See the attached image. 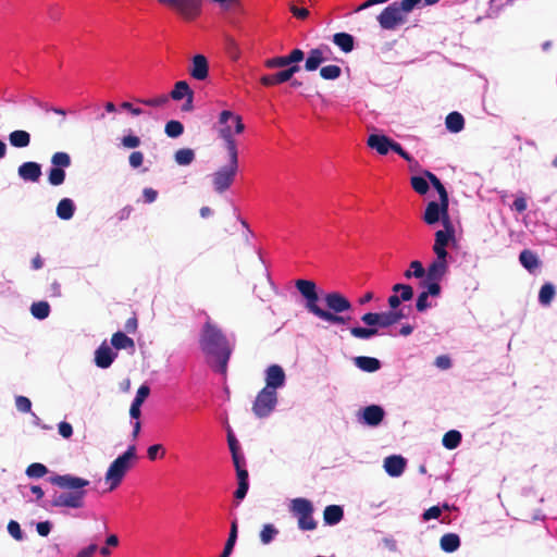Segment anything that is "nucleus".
I'll list each match as a JSON object with an SVG mask.
<instances>
[{"label": "nucleus", "mask_w": 557, "mask_h": 557, "mask_svg": "<svg viewBox=\"0 0 557 557\" xmlns=\"http://www.w3.org/2000/svg\"><path fill=\"white\" fill-rule=\"evenodd\" d=\"M296 288L306 300V309L318 319L330 324L345 325L350 321V317L342 313L350 311L352 305L349 299L339 292H331L324 295L323 300L327 310L321 308L318 304L320 296L317 292V284L310 280H297Z\"/></svg>", "instance_id": "obj_1"}, {"label": "nucleus", "mask_w": 557, "mask_h": 557, "mask_svg": "<svg viewBox=\"0 0 557 557\" xmlns=\"http://www.w3.org/2000/svg\"><path fill=\"white\" fill-rule=\"evenodd\" d=\"M199 345L205 355L215 359L218 371L225 374L233 349L226 335L210 319L205 322L201 329Z\"/></svg>", "instance_id": "obj_2"}, {"label": "nucleus", "mask_w": 557, "mask_h": 557, "mask_svg": "<svg viewBox=\"0 0 557 557\" xmlns=\"http://www.w3.org/2000/svg\"><path fill=\"white\" fill-rule=\"evenodd\" d=\"M50 482L64 491L53 495L52 507L79 509L85 506V487L89 485L88 480L72 474H57L50 478Z\"/></svg>", "instance_id": "obj_3"}, {"label": "nucleus", "mask_w": 557, "mask_h": 557, "mask_svg": "<svg viewBox=\"0 0 557 557\" xmlns=\"http://www.w3.org/2000/svg\"><path fill=\"white\" fill-rule=\"evenodd\" d=\"M219 136L224 140L227 151V163L212 174V185L218 194L226 191L234 183L238 172V149L230 126L219 131Z\"/></svg>", "instance_id": "obj_4"}, {"label": "nucleus", "mask_w": 557, "mask_h": 557, "mask_svg": "<svg viewBox=\"0 0 557 557\" xmlns=\"http://www.w3.org/2000/svg\"><path fill=\"white\" fill-rule=\"evenodd\" d=\"M422 2V0H400L388 4L377 15L380 27L384 30H395L407 22L408 14Z\"/></svg>", "instance_id": "obj_5"}, {"label": "nucleus", "mask_w": 557, "mask_h": 557, "mask_svg": "<svg viewBox=\"0 0 557 557\" xmlns=\"http://www.w3.org/2000/svg\"><path fill=\"white\" fill-rule=\"evenodd\" d=\"M136 446L129 445L125 453L119 456L108 468L106 472V481L110 484L109 490H115L122 482L126 472L131 469V461L136 459Z\"/></svg>", "instance_id": "obj_6"}, {"label": "nucleus", "mask_w": 557, "mask_h": 557, "mask_svg": "<svg viewBox=\"0 0 557 557\" xmlns=\"http://www.w3.org/2000/svg\"><path fill=\"white\" fill-rule=\"evenodd\" d=\"M290 513L297 518L298 528L301 531H313L318 527V522L313 518V504L304 497H297L290 500Z\"/></svg>", "instance_id": "obj_7"}, {"label": "nucleus", "mask_w": 557, "mask_h": 557, "mask_svg": "<svg viewBox=\"0 0 557 557\" xmlns=\"http://www.w3.org/2000/svg\"><path fill=\"white\" fill-rule=\"evenodd\" d=\"M276 404V391L263 387L256 396L252 404V412L257 418H267L275 409Z\"/></svg>", "instance_id": "obj_8"}, {"label": "nucleus", "mask_w": 557, "mask_h": 557, "mask_svg": "<svg viewBox=\"0 0 557 557\" xmlns=\"http://www.w3.org/2000/svg\"><path fill=\"white\" fill-rule=\"evenodd\" d=\"M361 321L370 327H351V336L359 339H368L379 334L377 327H380V312H367L361 317Z\"/></svg>", "instance_id": "obj_9"}, {"label": "nucleus", "mask_w": 557, "mask_h": 557, "mask_svg": "<svg viewBox=\"0 0 557 557\" xmlns=\"http://www.w3.org/2000/svg\"><path fill=\"white\" fill-rule=\"evenodd\" d=\"M441 218L443 219L445 228H450L451 223L448 218V208L444 210L443 203L441 201L440 203L436 201L429 202L423 215L424 222L429 225H432L438 222Z\"/></svg>", "instance_id": "obj_10"}, {"label": "nucleus", "mask_w": 557, "mask_h": 557, "mask_svg": "<svg viewBox=\"0 0 557 557\" xmlns=\"http://www.w3.org/2000/svg\"><path fill=\"white\" fill-rule=\"evenodd\" d=\"M454 227L450 224V228H446V231H437L435 233V243L433 246V251L440 259L447 258L446 246L448 242L454 237Z\"/></svg>", "instance_id": "obj_11"}, {"label": "nucleus", "mask_w": 557, "mask_h": 557, "mask_svg": "<svg viewBox=\"0 0 557 557\" xmlns=\"http://www.w3.org/2000/svg\"><path fill=\"white\" fill-rule=\"evenodd\" d=\"M285 383V372L278 364L270 366L265 371V388L276 391Z\"/></svg>", "instance_id": "obj_12"}, {"label": "nucleus", "mask_w": 557, "mask_h": 557, "mask_svg": "<svg viewBox=\"0 0 557 557\" xmlns=\"http://www.w3.org/2000/svg\"><path fill=\"white\" fill-rule=\"evenodd\" d=\"M325 51H330V48L325 45L320 46L318 48L311 49L308 52V57L305 62V69L308 72H313L319 69V66L327 60L324 55Z\"/></svg>", "instance_id": "obj_13"}, {"label": "nucleus", "mask_w": 557, "mask_h": 557, "mask_svg": "<svg viewBox=\"0 0 557 557\" xmlns=\"http://www.w3.org/2000/svg\"><path fill=\"white\" fill-rule=\"evenodd\" d=\"M17 174L25 182L36 183L41 176V165L35 161L24 162L18 166Z\"/></svg>", "instance_id": "obj_14"}, {"label": "nucleus", "mask_w": 557, "mask_h": 557, "mask_svg": "<svg viewBox=\"0 0 557 557\" xmlns=\"http://www.w3.org/2000/svg\"><path fill=\"white\" fill-rule=\"evenodd\" d=\"M189 74L197 81H205L209 75L208 60L203 54H196L191 60Z\"/></svg>", "instance_id": "obj_15"}, {"label": "nucleus", "mask_w": 557, "mask_h": 557, "mask_svg": "<svg viewBox=\"0 0 557 557\" xmlns=\"http://www.w3.org/2000/svg\"><path fill=\"white\" fill-rule=\"evenodd\" d=\"M448 271V263L446 258L440 259L436 257L425 270L424 278L429 281H441Z\"/></svg>", "instance_id": "obj_16"}, {"label": "nucleus", "mask_w": 557, "mask_h": 557, "mask_svg": "<svg viewBox=\"0 0 557 557\" xmlns=\"http://www.w3.org/2000/svg\"><path fill=\"white\" fill-rule=\"evenodd\" d=\"M117 354L114 352L106 343H102L95 351V363L101 369L109 368Z\"/></svg>", "instance_id": "obj_17"}, {"label": "nucleus", "mask_w": 557, "mask_h": 557, "mask_svg": "<svg viewBox=\"0 0 557 557\" xmlns=\"http://www.w3.org/2000/svg\"><path fill=\"white\" fill-rule=\"evenodd\" d=\"M406 467V460L399 455H392L384 459V469L391 476H399Z\"/></svg>", "instance_id": "obj_18"}, {"label": "nucleus", "mask_w": 557, "mask_h": 557, "mask_svg": "<svg viewBox=\"0 0 557 557\" xmlns=\"http://www.w3.org/2000/svg\"><path fill=\"white\" fill-rule=\"evenodd\" d=\"M362 418L368 425L376 426L383 421L384 410L377 405L368 406L363 409Z\"/></svg>", "instance_id": "obj_19"}, {"label": "nucleus", "mask_w": 557, "mask_h": 557, "mask_svg": "<svg viewBox=\"0 0 557 557\" xmlns=\"http://www.w3.org/2000/svg\"><path fill=\"white\" fill-rule=\"evenodd\" d=\"M392 139L385 135L372 134L369 136L367 144L370 148L375 149L377 153L384 156L389 151Z\"/></svg>", "instance_id": "obj_20"}, {"label": "nucleus", "mask_w": 557, "mask_h": 557, "mask_svg": "<svg viewBox=\"0 0 557 557\" xmlns=\"http://www.w3.org/2000/svg\"><path fill=\"white\" fill-rule=\"evenodd\" d=\"M424 176L432 184V186L436 189L440 196V201L443 203L444 210L449 206L448 194L442 182L438 177L430 171H424Z\"/></svg>", "instance_id": "obj_21"}, {"label": "nucleus", "mask_w": 557, "mask_h": 557, "mask_svg": "<svg viewBox=\"0 0 557 557\" xmlns=\"http://www.w3.org/2000/svg\"><path fill=\"white\" fill-rule=\"evenodd\" d=\"M356 367L360 370L372 373L381 368V362L374 357L359 356L354 359Z\"/></svg>", "instance_id": "obj_22"}, {"label": "nucleus", "mask_w": 557, "mask_h": 557, "mask_svg": "<svg viewBox=\"0 0 557 557\" xmlns=\"http://www.w3.org/2000/svg\"><path fill=\"white\" fill-rule=\"evenodd\" d=\"M344 517V510L338 505L326 506L323 511V520L325 524L334 525L337 524Z\"/></svg>", "instance_id": "obj_23"}, {"label": "nucleus", "mask_w": 557, "mask_h": 557, "mask_svg": "<svg viewBox=\"0 0 557 557\" xmlns=\"http://www.w3.org/2000/svg\"><path fill=\"white\" fill-rule=\"evenodd\" d=\"M333 42L345 53L354 50V37L348 33H336L333 35Z\"/></svg>", "instance_id": "obj_24"}, {"label": "nucleus", "mask_w": 557, "mask_h": 557, "mask_svg": "<svg viewBox=\"0 0 557 557\" xmlns=\"http://www.w3.org/2000/svg\"><path fill=\"white\" fill-rule=\"evenodd\" d=\"M111 344L117 350H120V349L134 350L135 349V343H134L133 338L128 337L125 333L120 332V331L112 335Z\"/></svg>", "instance_id": "obj_25"}, {"label": "nucleus", "mask_w": 557, "mask_h": 557, "mask_svg": "<svg viewBox=\"0 0 557 557\" xmlns=\"http://www.w3.org/2000/svg\"><path fill=\"white\" fill-rule=\"evenodd\" d=\"M75 212V205L72 199L63 198L57 206V215L61 220H70L73 218Z\"/></svg>", "instance_id": "obj_26"}, {"label": "nucleus", "mask_w": 557, "mask_h": 557, "mask_svg": "<svg viewBox=\"0 0 557 557\" xmlns=\"http://www.w3.org/2000/svg\"><path fill=\"white\" fill-rule=\"evenodd\" d=\"M519 261L529 272H533L540 267L537 256L529 249H524L520 252Z\"/></svg>", "instance_id": "obj_27"}, {"label": "nucleus", "mask_w": 557, "mask_h": 557, "mask_svg": "<svg viewBox=\"0 0 557 557\" xmlns=\"http://www.w3.org/2000/svg\"><path fill=\"white\" fill-rule=\"evenodd\" d=\"M9 141L15 148H25L30 144V135L26 131H13L9 135Z\"/></svg>", "instance_id": "obj_28"}, {"label": "nucleus", "mask_w": 557, "mask_h": 557, "mask_svg": "<svg viewBox=\"0 0 557 557\" xmlns=\"http://www.w3.org/2000/svg\"><path fill=\"white\" fill-rule=\"evenodd\" d=\"M440 546L446 553H454L460 546V539L455 533H446L441 537Z\"/></svg>", "instance_id": "obj_29"}, {"label": "nucleus", "mask_w": 557, "mask_h": 557, "mask_svg": "<svg viewBox=\"0 0 557 557\" xmlns=\"http://www.w3.org/2000/svg\"><path fill=\"white\" fill-rule=\"evenodd\" d=\"M448 131L451 133H459L465 127V119L459 112H450L445 120Z\"/></svg>", "instance_id": "obj_30"}, {"label": "nucleus", "mask_w": 557, "mask_h": 557, "mask_svg": "<svg viewBox=\"0 0 557 557\" xmlns=\"http://www.w3.org/2000/svg\"><path fill=\"white\" fill-rule=\"evenodd\" d=\"M290 81L286 71H280L274 74L263 75L260 78V83L265 87L276 86L285 82Z\"/></svg>", "instance_id": "obj_31"}, {"label": "nucleus", "mask_w": 557, "mask_h": 557, "mask_svg": "<svg viewBox=\"0 0 557 557\" xmlns=\"http://www.w3.org/2000/svg\"><path fill=\"white\" fill-rule=\"evenodd\" d=\"M193 92L194 91L190 89L186 81H178L175 83L174 88L170 92V97L177 101L188 97L189 95H193Z\"/></svg>", "instance_id": "obj_32"}, {"label": "nucleus", "mask_w": 557, "mask_h": 557, "mask_svg": "<svg viewBox=\"0 0 557 557\" xmlns=\"http://www.w3.org/2000/svg\"><path fill=\"white\" fill-rule=\"evenodd\" d=\"M237 533H238V525H237V520L235 519L231 523L228 539L225 543V550L222 552L220 557H230L231 556V554L234 549L236 540H237Z\"/></svg>", "instance_id": "obj_33"}, {"label": "nucleus", "mask_w": 557, "mask_h": 557, "mask_svg": "<svg viewBox=\"0 0 557 557\" xmlns=\"http://www.w3.org/2000/svg\"><path fill=\"white\" fill-rule=\"evenodd\" d=\"M556 295V288L552 283L542 285L539 293V301L543 306H549Z\"/></svg>", "instance_id": "obj_34"}, {"label": "nucleus", "mask_w": 557, "mask_h": 557, "mask_svg": "<svg viewBox=\"0 0 557 557\" xmlns=\"http://www.w3.org/2000/svg\"><path fill=\"white\" fill-rule=\"evenodd\" d=\"M461 442V433L456 430H450L446 432L443 436L442 443L443 446L447 449H455L459 446Z\"/></svg>", "instance_id": "obj_35"}, {"label": "nucleus", "mask_w": 557, "mask_h": 557, "mask_svg": "<svg viewBox=\"0 0 557 557\" xmlns=\"http://www.w3.org/2000/svg\"><path fill=\"white\" fill-rule=\"evenodd\" d=\"M174 159L180 165H189L195 159V152L190 148H182L175 152Z\"/></svg>", "instance_id": "obj_36"}, {"label": "nucleus", "mask_w": 557, "mask_h": 557, "mask_svg": "<svg viewBox=\"0 0 557 557\" xmlns=\"http://www.w3.org/2000/svg\"><path fill=\"white\" fill-rule=\"evenodd\" d=\"M424 275L425 269L423 268L422 263L418 260L411 261L409 269L404 272V276L407 280H410L411 277L423 278Z\"/></svg>", "instance_id": "obj_37"}, {"label": "nucleus", "mask_w": 557, "mask_h": 557, "mask_svg": "<svg viewBox=\"0 0 557 557\" xmlns=\"http://www.w3.org/2000/svg\"><path fill=\"white\" fill-rule=\"evenodd\" d=\"M30 312L35 318L44 320L50 313V306L47 301H37L32 305Z\"/></svg>", "instance_id": "obj_38"}, {"label": "nucleus", "mask_w": 557, "mask_h": 557, "mask_svg": "<svg viewBox=\"0 0 557 557\" xmlns=\"http://www.w3.org/2000/svg\"><path fill=\"white\" fill-rule=\"evenodd\" d=\"M164 133L170 138H177L184 133V125L180 121L171 120L165 124Z\"/></svg>", "instance_id": "obj_39"}, {"label": "nucleus", "mask_w": 557, "mask_h": 557, "mask_svg": "<svg viewBox=\"0 0 557 557\" xmlns=\"http://www.w3.org/2000/svg\"><path fill=\"white\" fill-rule=\"evenodd\" d=\"M51 163H52V166L60 168V169L64 170L71 165L72 160L67 152L58 151L52 154Z\"/></svg>", "instance_id": "obj_40"}, {"label": "nucleus", "mask_w": 557, "mask_h": 557, "mask_svg": "<svg viewBox=\"0 0 557 557\" xmlns=\"http://www.w3.org/2000/svg\"><path fill=\"white\" fill-rule=\"evenodd\" d=\"M342 74V69L338 65L331 64L320 69V76L326 81L337 79Z\"/></svg>", "instance_id": "obj_41"}, {"label": "nucleus", "mask_w": 557, "mask_h": 557, "mask_svg": "<svg viewBox=\"0 0 557 557\" xmlns=\"http://www.w3.org/2000/svg\"><path fill=\"white\" fill-rule=\"evenodd\" d=\"M65 176L63 169L52 166L48 173V182L53 186H59L64 183Z\"/></svg>", "instance_id": "obj_42"}, {"label": "nucleus", "mask_w": 557, "mask_h": 557, "mask_svg": "<svg viewBox=\"0 0 557 557\" xmlns=\"http://www.w3.org/2000/svg\"><path fill=\"white\" fill-rule=\"evenodd\" d=\"M277 534L278 530L273 524H264L260 531V541L262 544L267 545L271 543Z\"/></svg>", "instance_id": "obj_43"}, {"label": "nucleus", "mask_w": 557, "mask_h": 557, "mask_svg": "<svg viewBox=\"0 0 557 557\" xmlns=\"http://www.w3.org/2000/svg\"><path fill=\"white\" fill-rule=\"evenodd\" d=\"M420 286L425 288L424 292L429 296L437 297L441 295L442 287L440 285V281H429L428 278H424L420 282Z\"/></svg>", "instance_id": "obj_44"}, {"label": "nucleus", "mask_w": 557, "mask_h": 557, "mask_svg": "<svg viewBox=\"0 0 557 557\" xmlns=\"http://www.w3.org/2000/svg\"><path fill=\"white\" fill-rule=\"evenodd\" d=\"M410 183L413 190L420 195H425L429 191V183L426 181V177L412 176L410 178Z\"/></svg>", "instance_id": "obj_45"}, {"label": "nucleus", "mask_w": 557, "mask_h": 557, "mask_svg": "<svg viewBox=\"0 0 557 557\" xmlns=\"http://www.w3.org/2000/svg\"><path fill=\"white\" fill-rule=\"evenodd\" d=\"M47 473H48L47 467L39 462L30 463L26 469V474L29 478L39 479V478H42L44 475H46Z\"/></svg>", "instance_id": "obj_46"}, {"label": "nucleus", "mask_w": 557, "mask_h": 557, "mask_svg": "<svg viewBox=\"0 0 557 557\" xmlns=\"http://www.w3.org/2000/svg\"><path fill=\"white\" fill-rule=\"evenodd\" d=\"M137 102L148 107H163L169 102V96L163 94L149 99H136Z\"/></svg>", "instance_id": "obj_47"}, {"label": "nucleus", "mask_w": 557, "mask_h": 557, "mask_svg": "<svg viewBox=\"0 0 557 557\" xmlns=\"http://www.w3.org/2000/svg\"><path fill=\"white\" fill-rule=\"evenodd\" d=\"M289 64L290 63L286 55L274 57V58L268 59L264 63V65L268 69L285 67V66H288Z\"/></svg>", "instance_id": "obj_48"}, {"label": "nucleus", "mask_w": 557, "mask_h": 557, "mask_svg": "<svg viewBox=\"0 0 557 557\" xmlns=\"http://www.w3.org/2000/svg\"><path fill=\"white\" fill-rule=\"evenodd\" d=\"M429 295L423 290L418 295L417 301H416V309L418 312H424L429 308H431V302L429 301Z\"/></svg>", "instance_id": "obj_49"}, {"label": "nucleus", "mask_w": 557, "mask_h": 557, "mask_svg": "<svg viewBox=\"0 0 557 557\" xmlns=\"http://www.w3.org/2000/svg\"><path fill=\"white\" fill-rule=\"evenodd\" d=\"M396 324L393 310L380 312V327L386 329Z\"/></svg>", "instance_id": "obj_50"}, {"label": "nucleus", "mask_w": 557, "mask_h": 557, "mask_svg": "<svg viewBox=\"0 0 557 557\" xmlns=\"http://www.w3.org/2000/svg\"><path fill=\"white\" fill-rule=\"evenodd\" d=\"M159 453H160L161 458L164 457L165 449H164L163 445H161V444L151 445L147 449V456H148L149 460H151V461H153L158 458Z\"/></svg>", "instance_id": "obj_51"}, {"label": "nucleus", "mask_w": 557, "mask_h": 557, "mask_svg": "<svg viewBox=\"0 0 557 557\" xmlns=\"http://www.w3.org/2000/svg\"><path fill=\"white\" fill-rule=\"evenodd\" d=\"M15 406L18 411L24 412V413L29 412L32 409V403L25 396H17L15 398Z\"/></svg>", "instance_id": "obj_52"}, {"label": "nucleus", "mask_w": 557, "mask_h": 557, "mask_svg": "<svg viewBox=\"0 0 557 557\" xmlns=\"http://www.w3.org/2000/svg\"><path fill=\"white\" fill-rule=\"evenodd\" d=\"M8 532L16 541H21L23 539V532L21 530V527H20L18 522H16L14 520H11L8 523Z\"/></svg>", "instance_id": "obj_53"}, {"label": "nucleus", "mask_w": 557, "mask_h": 557, "mask_svg": "<svg viewBox=\"0 0 557 557\" xmlns=\"http://www.w3.org/2000/svg\"><path fill=\"white\" fill-rule=\"evenodd\" d=\"M389 150H393L394 152H396L398 156H400L407 162H412L413 161L412 157L407 151H405L403 149L400 144L394 141L393 139H392L391 145H389Z\"/></svg>", "instance_id": "obj_54"}, {"label": "nucleus", "mask_w": 557, "mask_h": 557, "mask_svg": "<svg viewBox=\"0 0 557 557\" xmlns=\"http://www.w3.org/2000/svg\"><path fill=\"white\" fill-rule=\"evenodd\" d=\"M140 143V138L136 135H127L122 138V145L128 149L137 148Z\"/></svg>", "instance_id": "obj_55"}, {"label": "nucleus", "mask_w": 557, "mask_h": 557, "mask_svg": "<svg viewBox=\"0 0 557 557\" xmlns=\"http://www.w3.org/2000/svg\"><path fill=\"white\" fill-rule=\"evenodd\" d=\"M129 165L137 169L143 165L144 153L141 151H133L128 157Z\"/></svg>", "instance_id": "obj_56"}, {"label": "nucleus", "mask_w": 557, "mask_h": 557, "mask_svg": "<svg viewBox=\"0 0 557 557\" xmlns=\"http://www.w3.org/2000/svg\"><path fill=\"white\" fill-rule=\"evenodd\" d=\"M149 394H150L149 386L148 385H141L137 389L136 396H135L133 401L137 403L139 405H143L144 401L146 400V398L149 396Z\"/></svg>", "instance_id": "obj_57"}, {"label": "nucleus", "mask_w": 557, "mask_h": 557, "mask_svg": "<svg viewBox=\"0 0 557 557\" xmlns=\"http://www.w3.org/2000/svg\"><path fill=\"white\" fill-rule=\"evenodd\" d=\"M441 513L442 509L438 506H432L423 512L422 518L424 521H429L431 519H437Z\"/></svg>", "instance_id": "obj_58"}, {"label": "nucleus", "mask_w": 557, "mask_h": 557, "mask_svg": "<svg viewBox=\"0 0 557 557\" xmlns=\"http://www.w3.org/2000/svg\"><path fill=\"white\" fill-rule=\"evenodd\" d=\"M58 431H59V434L64 438H70L73 434V428L66 421H62L59 423Z\"/></svg>", "instance_id": "obj_59"}, {"label": "nucleus", "mask_w": 557, "mask_h": 557, "mask_svg": "<svg viewBox=\"0 0 557 557\" xmlns=\"http://www.w3.org/2000/svg\"><path fill=\"white\" fill-rule=\"evenodd\" d=\"M286 57H287L289 63L294 64V63H299L300 61H302L305 58V53L301 49L296 48V49L292 50L289 52V54H287Z\"/></svg>", "instance_id": "obj_60"}, {"label": "nucleus", "mask_w": 557, "mask_h": 557, "mask_svg": "<svg viewBox=\"0 0 557 557\" xmlns=\"http://www.w3.org/2000/svg\"><path fill=\"white\" fill-rule=\"evenodd\" d=\"M435 366L442 370H447L451 367V360L447 355H441L435 358Z\"/></svg>", "instance_id": "obj_61"}, {"label": "nucleus", "mask_w": 557, "mask_h": 557, "mask_svg": "<svg viewBox=\"0 0 557 557\" xmlns=\"http://www.w3.org/2000/svg\"><path fill=\"white\" fill-rule=\"evenodd\" d=\"M143 197L146 203H152L158 198V191L151 187L144 188Z\"/></svg>", "instance_id": "obj_62"}, {"label": "nucleus", "mask_w": 557, "mask_h": 557, "mask_svg": "<svg viewBox=\"0 0 557 557\" xmlns=\"http://www.w3.org/2000/svg\"><path fill=\"white\" fill-rule=\"evenodd\" d=\"M290 12L298 20H305L309 16V11L306 8H298L294 4L289 7Z\"/></svg>", "instance_id": "obj_63"}, {"label": "nucleus", "mask_w": 557, "mask_h": 557, "mask_svg": "<svg viewBox=\"0 0 557 557\" xmlns=\"http://www.w3.org/2000/svg\"><path fill=\"white\" fill-rule=\"evenodd\" d=\"M527 200L524 197H517L512 203V208L519 212L522 213L527 210Z\"/></svg>", "instance_id": "obj_64"}]
</instances>
